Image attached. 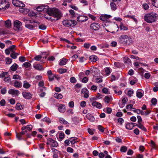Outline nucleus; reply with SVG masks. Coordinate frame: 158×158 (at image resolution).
<instances>
[{"instance_id": "23", "label": "nucleus", "mask_w": 158, "mask_h": 158, "mask_svg": "<svg viewBox=\"0 0 158 158\" xmlns=\"http://www.w3.org/2000/svg\"><path fill=\"white\" fill-rule=\"evenodd\" d=\"M59 120L60 123L64 125H67L69 124L68 122L66 121L64 118H59Z\"/></svg>"}, {"instance_id": "32", "label": "nucleus", "mask_w": 158, "mask_h": 158, "mask_svg": "<svg viewBox=\"0 0 158 158\" xmlns=\"http://www.w3.org/2000/svg\"><path fill=\"white\" fill-rule=\"evenodd\" d=\"M5 25L6 27H9L11 26V22L9 20H8L5 22Z\"/></svg>"}, {"instance_id": "4", "label": "nucleus", "mask_w": 158, "mask_h": 158, "mask_svg": "<svg viewBox=\"0 0 158 158\" xmlns=\"http://www.w3.org/2000/svg\"><path fill=\"white\" fill-rule=\"evenodd\" d=\"M62 23L64 26L68 27H73L77 24L76 22L73 20H65Z\"/></svg>"}, {"instance_id": "28", "label": "nucleus", "mask_w": 158, "mask_h": 158, "mask_svg": "<svg viewBox=\"0 0 158 158\" xmlns=\"http://www.w3.org/2000/svg\"><path fill=\"white\" fill-rule=\"evenodd\" d=\"M54 97L58 99H61L63 98L62 95L58 93H55L54 95Z\"/></svg>"}, {"instance_id": "41", "label": "nucleus", "mask_w": 158, "mask_h": 158, "mask_svg": "<svg viewBox=\"0 0 158 158\" xmlns=\"http://www.w3.org/2000/svg\"><path fill=\"white\" fill-rule=\"evenodd\" d=\"M112 110L111 108L108 107L105 109L104 111L107 113L110 114L111 113Z\"/></svg>"}, {"instance_id": "12", "label": "nucleus", "mask_w": 158, "mask_h": 158, "mask_svg": "<svg viewBox=\"0 0 158 158\" xmlns=\"http://www.w3.org/2000/svg\"><path fill=\"white\" fill-rule=\"evenodd\" d=\"M81 92L82 94H84V98H88L89 96V91L88 90L85 89H83L81 91Z\"/></svg>"}, {"instance_id": "7", "label": "nucleus", "mask_w": 158, "mask_h": 158, "mask_svg": "<svg viewBox=\"0 0 158 158\" xmlns=\"http://www.w3.org/2000/svg\"><path fill=\"white\" fill-rule=\"evenodd\" d=\"M5 1H2L0 2V10H5L9 7V4Z\"/></svg>"}, {"instance_id": "37", "label": "nucleus", "mask_w": 158, "mask_h": 158, "mask_svg": "<svg viewBox=\"0 0 158 158\" xmlns=\"http://www.w3.org/2000/svg\"><path fill=\"white\" fill-rule=\"evenodd\" d=\"M67 71L66 69L60 68L58 70V72L60 74H62L66 73Z\"/></svg>"}, {"instance_id": "20", "label": "nucleus", "mask_w": 158, "mask_h": 158, "mask_svg": "<svg viewBox=\"0 0 158 158\" xmlns=\"http://www.w3.org/2000/svg\"><path fill=\"white\" fill-rule=\"evenodd\" d=\"M78 138L76 137H71L69 139V141L72 144H74L76 143L77 142Z\"/></svg>"}, {"instance_id": "33", "label": "nucleus", "mask_w": 158, "mask_h": 158, "mask_svg": "<svg viewBox=\"0 0 158 158\" xmlns=\"http://www.w3.org/2000/svg\"><path fill=\"white\" fill-rule=\"evenodd\" d=\"M24 84L23 85V87L27 89L30 87V85L27 82V81H24Z\"/></svg>"}, {"instance_id": "11", "label": "nucleus", "mask_w": 158, "mask_h": 158, "mask_svg": "<svg viewBox=\"0 0 158 158\" xmlns=\"http://www.w3.org/2000/svg\"><path fill=\"white\" fill-rule=\"evenodd\" d=\"M110 17L111 16L110 15H105L100 16V19L102 21L108 22L109 20V19Z\"/></svg>"}, {"instance_id": "52", "label": "nucleus", "mask_w": 158, "mask_h": 158, "mask_svg": "<svg viewBox=\"0 0 158 158\" xmlns=\"http://www.w3.org/2000/svg\"><path fill=\"white\" fill-rule=\"evenodd\" d=\"M136 96L138 98H140L143 97V94L140 92L137 91L136 92Z\"/></svg>"}, {"instance_id": "24", "label": "nucleus", "mask_w": 158, "mask_h": 158, "mask_svg": "<svg viewBox=\"0 0 158 158\" xmlns=\"http://www.w3.org/2000/svg\"><path fill=\"white\" fill-rule=\"evenodd\" d=\"M18 65L16 63L13 64L10 67L11 70L13 71H15L17 69Z\"/></svg>"}, {"instance_id": "55", "label": "nucleus", "mask_w": 158, "mask_h": 158, "mask_svg": "<svg viewBox=\"0 0 158 158\" xmlns=\"http://www.w3.org/2000/svg\"><path fill=\"white\" fill-rule=\"evenodd\" d=\"M43 121L46 122L48 123H51V121L50 119L48 117H46L45 118H44L43 119Z\"/></svg>"}, {"instance_id": "2", "label": "nucleus", "mask_w": 158, "mask_h": 158, "mask_svg": "<svg viewBox=\"0 0 158 158\" xmlns=\"http://www.w3.org/2000/svg\"><path fill=\"white\" fill-rule=\"evenodd\" d=\"M120 44L125 46H129L132 43V39L127 35H122L118 39Z\"/></svg>"}, {"instance_id": "6", "label": "nucleus", "mask_w": 158, "mask_h": 158, "mask_svg": "<svg viewBox=\"0 0 158 158\" xmlns=\"http://www.w3.org/2000/svg\"><path fill=\"white\" fill-rule=\"evenodd\" d=\"M100 26L99 23H92L90 25V29L92 30L97 31L99 29Z\"/></svg>"}, {"instance_id": "8", "label": "nucleus", "mask_w": 158, "mask_h": 158, "mask_svg": "<svg viewBox=\"0 0 158 158\" xmlns=\"http://www.w3.org/2000/svg\"><path fill=\"white\" fill-rule=\"evenodd\" d=\"M19 92V90L14 89H10L8 91V93L9 94L14 95L15 96H18Z\"/></svg>"}, {"instance_id": "40", "label": "nucleus", "mask_w": 158, "mask_h": 158, "mask_svg": "<svg viewBox=\"0 0 158 158\" xmlns=\"http://www.w3.org/2000/svg\"><path fill=\"white\" fill-rule=\"evenodd\" d=\"M137 126L139 128L141 129L143 131H147V129L141 123L139 124V125H137Z\"/></svg>"}, {"instance_id": "31", "label": "nucleus", "mask_w": 158, "mask_h": 158, "mask_svg": "<svg viewBox=\"0 0 158 158\" xmlns=\"http://www.w3.org/2000/svg\"><path fill=\"white\" fill-rule=\"evenodd\" d=\"M34 67L36 69L41 70L43 69V67L40 64H37L34 65Z\"/></svg>"}, {"instance_id": "15", "label": "nucleus", "mask_w": 158, "mask_h": 158, "mask_svg": "<svg viewBox=\"0 0 158 158\" xmlns=\"http://www.w3.org/2000/svg\"><path fill=\"white\" fill-rule=\"evenodd\" d=\"M58 110L60 112L63 113L65 110V106L63 105L60 104L59 105Z\"/></svg>"}, {"instance_id": "58", "label": "nucleus", "mask_w": 158, "mask_h": 158, "mask_svg": "<svg viewBox=\"0 0 158 158\" xmlns=\"http://www.w3.org/2000/svg\"><path fill=\"white\" fill-rule=\"evenodd\" d=\"M32 129V126L31 125H27L26 126V129L29 131H31Z\"/></svg>"}, {"instance_id": "36", "label": "nucleus", "mask_w": 158, "mask_h": 158, "mask_svg": "<svg viewBox=\"0 0 158 158\" xmlns=\"http://www.w3.org/2000/svg\"><path fill=\"white\" fill-rule=\"evenodd\" d=\"M119 28L121 30H127L128 29L127 27L124 26L122 23H121L119 26Z\"/></svg>"}, {"instance_id": "60", "label": "nucleus", "mask_w": 158, "mask_h": 158, "mask_svg": "<svg viewBox=\"0 0 158 158\" xmlns=\"http://www.w3.org/2000/svg\"><path fill=\"white\" fill-rule=\"evenodd\" d=\"M133 111L134 112L136 113L137 114H141V110L139 109H134V110H133Z\"/></svg>"}, {"instance_id": "51", "label": "nucleus", "mask_w": 158, "mask_h": 158, "mask_svg": "<svg viewBox=\"0 0 158 158\" xmlns=\"http://www.w3.org/2000/svg\"><path fill=\"white\" fill-rule=\"evenodd\" d=\"M25 26L27 28L31 30L34 27V26L33 25L28 24H26Z\"/></svg>"}, {"instance_id": "54", "label": "nucleus", "mask_w": 158, "mask_h": 158, "mask_svg": "<svg viewBox=\"0 0 158 158\" xmlns=\"http://www.w3.org/2000/svg\"><path fill=\"white\" fill-rule=\"evenodd\" d=\"M70 81L72 83H75L77 82V80L74 77H72L70 79Z\"/></svg>"}, {"instance_id": "1", "label": "nucleus", "mask_w": 158, "mask_h": 158, "mask_svg": "<svg viewBox=\"0 0 158 158\" xmlns=\"http://www.w3.org/2000/svg\"><path fill=\"white\" fill-rule=\"evenodd\" d=\"M39 12H46L48 15L52 16L56 19V20L60 19L62 16V14L60 10L56 8H49L48 6H41L36 8Z\"/></svg>"}, {"instance_id": "16", "label": "nucleus", "mask_w": 158, "mask_h": 158, "mask_svg": "<svg viewBox=\"0 0 158 158\" xmlns=\"http://www.w3.org/2000/svg\"><path fill=\"white\" fill-rule=\"evenodd\" d=\"M51 149L53 154V158H57L58 157V154L59 153V151L54 148H52Z\"/></svg>"}, {"instance_id": "62", "label": "nucleus", "mask_w": 158, "mask_h": 158, "mask_svg": "<svg viewBox=\"0 0 158 158\" xmlns=\"http://www.w3.org/2000/svg\"><path fill=\"white\" fill-rule=\"evenodd\" d=\"M88 80V78L86 77H84L82 79V82L84 83H86Z\"/></svg>"}, {"instance_id": "18", "label": "nucleus", "mask_w": 158, "mask_h": 158, "mask_svg": "<svg viewBox=\"0 0 158 158\" xmlns=\"http://www.w3.org/2000/svg\"><path fill=\"white\" fill-rule=\"evenodd\" d=\"M92 105L94 107L99 109H100L102 108L101 104L98 102H94L92 103Z\"/></svg>"}, {"instance_id": "17", "label": "nucleus", "mask_w": 158, "mask_h": 158, "mask_svg": "<svg viewBox=\"0 0 158 158\" xmlns=\"http://www.w3.org/2000/svg\"><path fill=\"white\" fill-rule=\"evenodd\" d=\"M134 124H135V123H128L126 125V128L128 130H131L135 126Z\"/></svg>"}, {"instance_id": "53", "label": "nucleus", "mask_w": 158, "mask_h": 158, "mask_svg": "<svg viewBox=\"0 0 158 158\" xmlns=\"http://www.w3.org/2000/svg\"><path fill=\"white\" fill-rule=\"evenodd\" d=\"M54 140L52 138H49L47 140V145H49L50 144H51L52 142L54 141Z\"/></svg>"}, {"instance_id": "35", "label": "nucleus", "mask_w": 158, "mask_h": 158, "mask_svg": "<svg viewBox=\"0 0 158 158\" xmlns=\"http://www.w3.org/2000/svg\"><path fill=\"white\" fill-rule=\"evenodd\" d=\"M18 55H19L18 53H15L14 52H13L10 54V56L13 59H15Z\"/></svg>"}, {"instance_id": "44", "label": "nucleus", "mask_w": 158, "mask_h": 158, "mask_svg": "<svg viewBox=\"0 0 158 158\" xmlns=\"http://www.w3.org/2000/svg\"><path fill=\"white\" fill-rule=\"evenodd\" d=\"M5 60L6 62V64H10L12 61V59L9 57H7L6 58Z\"/></svg>"}, {"instance_id": "9", "label": "nucleus", "mask_w": 158, "mask_h": 158, "mask_svg": "<svg viewBox=\"0 0 158 158\" xmlns=\"http://www.w3.org/2000/svg\"><path fill=\"white\" fill-rule=\"evenodd\" d=\"M88 19V18L86 16L80 15L77 18V20L81 22L86 21Z\"/></svg>"}, {"instance_id": "34", "label": "nucleus", "mask_w": 158, "mask_h": 158, "mask_svg": "<svg viewBox=\"0 0 158 158\" xmlns=\"http://www.w3.org/2000/svg\"><path fill=\"white\" fill-rule=\"evenodd\" d=\"M97 56H91L89 57V60L91 61L94 62H96L97 61Z\"/></svg>"}, {"instance_id": "43", "label": "nucleus", "mask_w": 158, "mask_h": 158, "mask_svg": "<svg viewBox=\"0 0 158 158\" xmlns=\"http://www.w3.org/2000/svg\"><path fill=\"white\" fill-rule=\"evenodd\" d=\"M16 108L18 110H21L23 109L22 106L19 103H17L16 106Z\"/></svg>"}, {"instance_id": "5", "label": "nucleus", "mask_w": 158, "mask_h": 158, "mask_svg": "<svg viewBox=\"0 0 158 158\" xmlns=\"http://www.w3.org/2000/svg\"><path fill=\"white\" fill-rule=\"evenodd\" d=\"M22 23L18 20L15 21L14 23V30L17 31H19L22 30Z\"/></svg>"}, {"instance_id": "57", "label": "nucleus", "mask_w": 158, "mask_h": 158, "mask_svg": "<svg viewBox=\"0 0 158 158\" xmlns=\"http://www.w3.org/2000/svg\"><path fill=\"white\" fill-rule=\"evenodd\" d=\"M6 91H7V89H6V88L5 87L1 89V93L2 94H5L6 93Z\"/></svg>"}, {"instance_id": "14", "label": "nucleus", "mask_w": 158, "mask_h": 158, "mask_svg": "<svg viewBox=\"0 0 158 158\" xmlns=\"http://www.w3.org/2000/svg\"><path fill=\"white\" fill-rule=\"evenodd\" d=\"M23 95L24 98L27 99H30L31 98V94L29 93L23 92Z\"/></svg>"}, {"instance_id": "19", "label": "nucleus", "mask_w": 158, "mask_h": 158, "mask_svg": "<svg viewBox=\"0 0 158 158\" xmlns=\"http://www.w3.org/2000/svg\"><path fill=\"white\" fill-rule=\"evenodd\" d=\"M14 86L16 88H20L22 86V83L20 81H16L14 82Z\"/></svg>"}, {"instance_id": "45", "label": "nucleus", "mask_w": 158, "mask_h": 158, "mask_svg": "<svg viewBox=\"0 0 158 158\" xmlns=\"http://www.w3.org/2000/svg\"><path fill=\"white\" fill-rule=\"evenodd\" d=\"M4 80L6 82L9 83L10 84L11 83V79L10 77L8 76L6 77H5Z\"/></svg>"}, {"instance_id": "61", "label": "nucleus", "mask_w": 158, "mask_h": 158, "mask_svg": "<svg viewBox=\"0 0 158 158\" xmlns=\"http://www.w3.org/2000/svg\"><path fill=\"white\" fill-rule=\"evenodd\" d=\"M19 60L21 62H23L26 61L25 58L23 56H20L19 58Z\"/></svg>"}, {"instance_id": "30", "label": "nucleus", "mask_w": 158, "mask_h": 158, "mask_svg": "<svg viewBox=\"0 0 158 158\" xmlns=\"http://www.w3.org/2000/svg\"><path fill=\"white\" fill-rule=\"evenodd\" d=\"M152 3L153 6L158 8V0H152Z\"/></svg>"}, {"instance_id": "27", "label": "nucleus", "mask_w": 158, "mask_h": 158, "mask_svg": "<svg viewBox=\"0 0 158 158\" xmlns=\"http://www.w3.org/2000/svg\"><path fill=\"white\" fill-rule=\"evenodd\" d=\"M86 118L89 120L91 121H93L94 120V117L91 114H87L86 116Z\"/></svg>"}, {"instance_id": "22", "label": "nucleus", "mask_w": 158, "mask_h": 158, "mask_svg": "<svg viewBox=\"0 0 158 158\" xmlns=\"http://www.w3.org/2000/svg\"><path fill=\"white\" fill-rule=\"evenodd\" d=\"M104 100L105 102L108 103L112 101V98L108 96H106L105 97Z\"/></svg>"}, {"instance_id": "49", "label": "nucleus", "mask_w": 158, "mask_h": 158, "mask_svg": "<svg viewBox=\"0 0 158 158\" xmlns=\"http://www.w3.org/2000/svg\"><path fill=\"white\" fill-rule=\"evenodd\" d=\"M151 103L154 105H156L157 104V100L155 98H152L151 100Z\"/></svg>"}, {"instance_id": "64", "label": "nucleus", "mask_w": 158, "mask_h": 158, "mask_svg": "<svg viewBox=\"0 0 158 158\" xmlns=\"http://www.w3.org/2000/svg\"><path fill=\"white\" fill-rule=\"evenodd\" d=\"M42 58V56L41 55H39L37 56H35L34 57V59L36 60H39Z\"/></svg>"}, {"instance_id": "56", "label": "nucleus", "mask_w": 158, "mask_h": 158, "mask_svg": "<svg viewBox=\"0 0 158 158\" xmlns=\"http://www.w3.org/2000/svg\"><path fill=\"white\" fill-rule=\"evenodd\" d=\"M13 78L14 79H19V80L21 79V77L18 75H14L13 76Z\"/></svg>"}, {"instance_id": "42", "label": "nucleus", "mask_w": 158, "mask_h": 158, "mask_svg": "<svg viewBox=\"0 0 158 158\" xmlns=\"http://www.w3.org/2000/svg\"><path fill=\"white\" fill-rule=\"evenodd\" d=\"M23 65L26 68H28L30 67L31 66V64L28 62H26L23 64Z\"/></svg>"}, {"instance_id": "39", "label": "nucleus", "mask_w": 158, "mask_h": 158, "mask_svg": "<svg viewBox=\"0 0 158 158\" xmlns=\"http://www.w3.org/2000/svg\"><path fill=\"white\" fill-rule=\"evenodd\" d=\"M151 112L150 110H147L146 111H143L142 110H141V114L142 115H147L150 114Z\"/></svg>"}, {"instance_id": "25", "label": "nucleus", "mask_w": 158, "mask_h": 158, "mask_svg": "<svg viewBox=\"0 0 158 158\" xmlns=\"http://www.w3.org/2000/svg\"><path fill=\"white\" fill-rule=\"evenodd\" d=\"M44 83L43 81H40L39 82L38 85L39 86L43 87V89H40V90L42 91L43 90H46V88L45 87H43L44 86Z\"/></svg>"}, {"instance_id": "63", "label": "nucleus", "mask_w": 158, "mask_h": 158, "mask_svg": "<svg viewBox=\"0 0 158 158\" xmlns=\"http://www.w3.org/2000/svg\"><path fill=\"white\" fill-rule=\"evenodd\" d=\"M98 129L101 132H103L104 131V128L101 125H98Z\"/></svg>"}, {"instance_id": "29", "label": "nucleus", "mask_w": 158, "mask_h": 158, "mask_svg": "<svg viewBox=\"0 0 158 158\" xmlns=\"http://www.w3.org/2000/svg\"><path fill=\"white\" fill-rule=\"evenodd\" d=\"M125 17L127 18H129L131 19H132L136 23L137 22V19L135 18V16L134 15H127L125 16Z\"/></svg>"}, {"instance_id": "3", "label": "nucleus", "mask_w": 158, "mask_h": 158, "mask_svg": "<svg viewBox=\"0 0 158 158\" xmlns=\"http://www.w3.org/2000/svg\"><path fill=\"white\" fill-rule=\"evenodd\" d=\"M157 15L156 13L154 12L146 14L144 16V20L148 23H152L156 21Z\"/></svg>"}, {"instance_id": "10", "label": "nucleus", "mask_w": 158, "mask_h": 158, "mask_svg": "<svg viewBox=\"0 0 158 158\" xmlns=\"http://www.w3.org/2000/svg\"><path fill=\"white\" fill-rule=\"evenodd\" d=\"M19 2L18 0H12V3L16 7H24L25 6V5L21 3V4H19L18 3Z\"/></svg>"}, {"instance_id": "21", "label": "nucleus", "mask_w": 158, "mask_h": 158, "mask_svg": "<svg viewBox=\"0 0 158 158\" xmlns=\"http://www.w3.org/2000/svg\"><path fill=\"white\" fill-rule=\"evenodd\" d=\"M116 3L114 2H111L110 4L111 8L112 10H115L117 9V4Z\"/></svg>"}, {"instance_id": "26", "label": "nucleus", "mask_w": 158, "mask_h": 158, "mask_svg": "<svg viewBox=\"0 0 158 158\" xmlns=\"http://www.w3.org/2000/svg\"><path fill=\"white\" fill-rule=\"evenodd\" d=\"M67 61V60L66 59L63 58L60 60V62L59 63V64L60 65H64L65 64Z\"/></svg>"}, {"instance_id": "50", "label": "nucleus", "mask_w": 158, "mask_h": 158, "mask_svg": "<svg viewBox=\"0 0 158 158\" xmlns=\"http://www.w3.org/2000/svg\"><path fill=\"white\" fill-rule=\"evenodd\" d=\"M51 146L53 147H56L58 145V143L57 142L55 141L54 140L52 142V143L51 144Z\"/></svg>"}, {"instance_id": "38", "label": "nucleus", "mask_w": 158, "mask_h": 158, "mask_svg": "<svg viewBox=\"0 0 158 158\" xmlns=\"http://www.w3.org/2000/svg\"><path fill=\"white\" fill-rule=\"evenodd\" d=\"M124 62L125 63L129 64L131 63V60L127 57H125L124 58Z\"/></svg>"}, {"instance_id": "46", "label": "nucleus", "mask_w": 158, "mask_h": 158, "mask_svg": "<svg viewBox=\"0 0 158 158\" xmlns=\"http://www.w3.org/2000/svg\"><path fill=\"white\" fill-rule=\"evenodd\" d=\"M65 135L63 132H61L59 134V138L60 140L61 141L62 140L64 137Z\"/></svg>"}, {"instance_id": "13", "label": "nucleus", "mask_w": 158, "mask_h": 158, "mask_svg": "<svg viewBox=\"0 0 158 158\" xmlns=\"http://www.w3.org/2000/svg\"><path fill=\"white\" fill-rule=\"evenodd\" d=\"M25 133L23 131H22L20 133H17L16 132V137L19 140L24 139L22 138V135H24Z\"/></svg>"}, {"instance_id": "47", "label": "nucleus", "mask_w": 158, "mask_h": 158, "mask_svg": "<svg viewBox=\"0 0 158 158\" xmlns=\"http://www.w3.org/2000/svg\"><path fill=\"white\" fill-rule=\"evenodd\" d=\"M23 20L24 21V22L25 23H27V21H29V23H38L39 25V23L38 22V21L35 20H33V21H31V20H28L27 19H24Z\"/></svg>"}, {"instance_id": "59", "label": "nucleus", "mask_w": 158, "mask_h": 158, "mask_svg": "<svg viewBox=\"0 0 158 158\" xmlns=\"http://www.w3.org/2000/svg\"><path fill=\"white\" fill-rule=\"evenodd\" d=\"M8 74L7 72H3L2 73L0 74V77L1 78H3L5 77V75Z\"/></svg>"}, {"instance_id": "48", "label": "nucleus", "mask_w": 158, "mask_h": 158, "mask_svg": "<svg viewBox=\"0 0 158 158\" xmlns=\"http://www.w3.org/2000/svg\"><path fill=\"white\" fill-rule=\"evenodd\" d=\"M127 148L125 146H122L120 148V151L122 152H126Z\"/></svg>"}]
</instances>
